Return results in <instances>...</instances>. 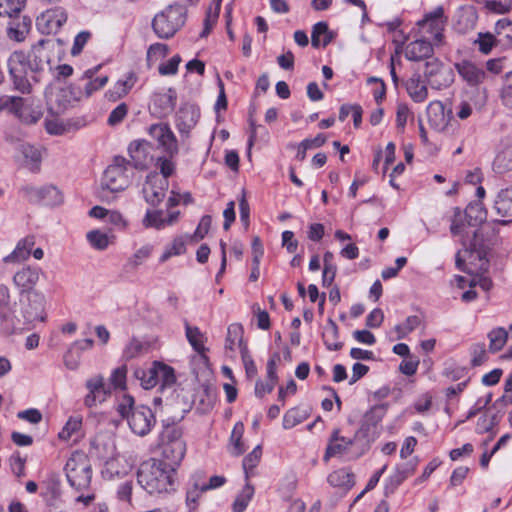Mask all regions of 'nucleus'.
<instances>
[{"label": "nucleus", "instance_id": "nucleus-35", "mask_svg": "<svg viewBox=\"0 0 512 512\" xmlns=\"http://www.w3.org/2000/svg\"><path fill=\"white\" fill-rule=\"evenodd\" d=\"M157 374L158 384L162 392L171 389L175 385L176 375L171 366L157 361Z\"/></svg>", "mask_w": 512, "mask_h": 512}, {"label": "nucleus", "instance_id": "nucleus-1", "mask_svg": "<svg viewBox=\"0 0 512 512\" xmlns=\"http://www.w3.org/2000/svg\"><path fill=\"white\" fill-rule=\"evenodd\" d=\"M176 476V469L152 458L140 465L137 481L150 495L170 494L176 491Z\"/></svg>", "mask_w": 512, "mask_h": 512}, {"label": "nucleus", "instance_id": "nucleus-49", "mask_svg": "<svg viewBox=\"0 0 512 512\" xmlns=\"http://www.w3.org/2000/svg\"><path fill=\"white\" fill-rule=\"evenodd\" d=\"M148 143L145 140H136L130 143L128 152L136 165H140L146 158Z\"/></svg>", "mask_w": 512, "mask_h": 512}, {"label": "nucleus", "instance_id": "nucleus-54", "mask_svg": "<svg viewBox=\"0 0 512 512\" xmlns=\"http://www.w3.org/2000/svg\"><path fill=\"white\" fill-rule=\"evenodd\" d=\"M153 247L149 244L143 245L135 251L129 259V264L133 267H138L143 264L151 255Z\"/></svg>", "mask_w": 512, "mask_h": 512}, {"label": "nucleus", "instance_id": "nucleus-31", "mask_svg": "<svg viewBox=\"0 0 512 512\" xmlns=\"http://www.w3.org/2000/svg\"><path fill=\"white\" fill-rule=\"evenodd\" d=\"M155 107L159 108L158 113L161 116H166L171 113L176 104V92L173 89H168L166 92L157 94L153 99Z\"/></svg>", "mask_w": 512, "mask_h": 512}, {"label": "nucleus", "instance_id": "nucleus-23", "mask_svg": "<svg viewBox=\"0 0 512 512\" xmlns=\"http://www.w3.org/2000/svg\"><path fill=\"white\" fill-rule=\"evenodd\" d=\"M35 245L34 236H27L18 241L15 249L3 258L4 263H19L30 256L31 250Z\"/></svg>", "mask_w": 512, "mask_h": 512}, {"label": "nucleus", "instance_id": "nucleus-37", "mask_svg": "<svg viewBox=\"0 0 512 512\" xmlns=\"http://www.w3.org/2000/svg\"><path fill=\"white\" fill-rule=\"evenodd\" d=\"M202 477V472H197L192 476V487L189 488L186 493V505L190 510L196 509L198 499L200 498L201 493L204 492L201 486Z\"/></svg>", "mask_w": 512, "mask_h": 512}, {"label": "nucleus", "instance_id": "nucleus-62", "mask_svg": "<svg viewBox=\"0 0 512 512\" xmlns=\"http://www.w3.org/2000/svg\"><path fill=\"white\" fill-rule=\"evenodd\" d=\"M63 89L68 95V99L72 105L85 98L84 90L79 85L71 84L69 86L63 87Z\"/></svg>", "mask_w": 512, "mask_h": 512}, {"label": "nucleus", "instance_id": "nucleus-42", "mask_svg": "<svg viewBox=\"0 0 512 512\" xmlns=\"http://www.w3.org/2000/svg\"><path fill=\"white\" fill-rule=\"evenodd\" d=\"M185 332L187 340L191 344L193 349L198 353H203L205 351V336L200 331V329L196 326H190L188 323H186Z\"/></svg>", "mask_w": 512, "mask_h": 512}, {"label": "nucleus", "instance_id": "nucleus-5", "mask_svg": "<svg viewBox=\"0 0 512 512\" xmlns=\"http://www.w3.org/2000/svg\"><path fill=\"white\" fill-rule=\"evenodd\" d=\"M160 448L163 458L170 467L177 470L186 454V442L182 430L176 426H166L160 435Z\"/></svg>", "mask_w": 512, "mask_h": 512}, {"label": "nucleus", "instance_id": "nucleus-13", "mask_svg": "<svg viewBox=\"0 0 512 512\" xmlns=\"http://www.w3.org/2000/svg\"><path fill=\"white\" fill-rule=\"evenodd\" d=\"M445 23L443 8L438 7L433 12L427 14L423 20H420L418 25L424 32L432 35L435 45H442L444 43L442 32Z\"/></svg>", "mask_w": 512, "mask_h": 512}, {"label": "nucleus", "instance_id": "nucleus-29", "mask_svg": "<svg viewBox=\"0 0 512 512\" xmlns=\"http://www.w3.org/2000/svg\"><path fill=\"white\" fill-rule=\"evenodd\" d=\"M98 68L88 69L83 73L82 79L87 81L83 88L85 98L90 97L94 92L103 88L108 82L107 76L94 78Z\"/></svg>", "mask_w": 512, "mask_h": 512}, {"label": "nucleus", "instance_id": "nucleus-10", "mask_svg": "<svg viewBox=\"0 0 512 512\" xmlns=\"http://www.w3.org/2000/svg\"><path fill=\"white\" fill-rule=\"evenodd\" d=\"M43 154L44 149L40 146L28 142H18L15 144V161L32 172L40 170Z\"/></svg>", "mask_w": 512, "mask_h": 512}, {"label": "nucleus", "instance_id": "nucleus-21", "mask_svg": "<svg viewBox=\"0 0 512 512\" xmlns=\"http://www.w3.org/2000/svg\"><path fill=\"white\" fill-rule=\"evenodd\" d=\"M247 347L243 341V329L239 324H231L227 329V336L225 340V354L229 358L235 357L236 349L240 350L242 354V348Z\"/></svg>", "mask_w": 512, "mask_h": 512}, {"label": "nucleus", "instance_id": "nucleus-15", "mask_svg": "<svg viewBox=\"0 0 512 512\" xmlns=\"http://www.w3.org/2000/svg\"><path fill=\"white\" fill-rule=\"evenodd\" d=\"M148 133L170 156L178 153L177 139L167 123L152 124L148 128Z\"/></svg>", "mask_w": 512, "mask_h": 512}, {"label": "nucleus", "instance_id": "nucleus-17", "mask_svg": "<svg viewBox=\"0 0 512 512\" xmlns=\"http://www.w3.org/2000/svg\"><path fill=\"white\" fill-rule=\"evenodd\" d=\"M200 111L194 104H184L176 113V128L183 137H189L191 130L196 126Z\"/></svg>", "mask_w": 512, "mask_h": 512}, {"label": "nucleus", "instance_id": "nucleus-2", "mask_svg": "<svg viewBox=\"0 0 512 512\" xmlns=\"http://www.w3.org/2000/svg\"><path fill=\"white\" fill-rule=\"evenodd\" d=\"M40 273L39 267L25 266L13 276V283L19 289L21 296L27 293L30 308L23 311V317L29 322L42 319L45 297L42 293L33 290L39 281Z\"/></svg>", "mask_w": 512, "mask_h": 512}, {"label": "nucleus", "instance_id": "nucleus-26", "mask_svg": "<svg viewBox=\"0 0 512 512\" xmlns=\"http://www.w3.org/2000/svg\"><path fill=\"white\" fill-rule=\"evenodd\" d=\"M428 122L432 128L442 131L448 124L444 105L440 101H433L427 107Z\"/></svg>", "mask_w": 512, "mask_h": 512}, {"label": "nucleus", "instance_id": "nucleus-38", "mask_svg": "<svg viewBox=\"0 0 512 512\" xmlns=\"http://www.w3.org/2000/svg\"><path fill=\"white\" fill-rule=\"evenodd\" d=\"M327 480L331 486L341 489L343 493H347L352 487L351 474L346 469H339L332 472L329 474Z\"/></svg>", "mask_w": 512, "mask_h": 512}, {"label": "nucleus", "instance_id": "nucleus-28", "mask_svg": "<svg viewBox=\"0 0 512 512\" xmlns=\"http://www.w3.org/2000/svg\"><path fill=\"white\" fill-rule=\"evenodd\" d=\"M493 170L504 174L512 170V143L504 144L493 161Z\"/></svg>", "mask_w": 512, "mask_h": 512}, {"label": "nucleus", "instance_id": "nucleus-4", "mask_svg": "<svg viewBox=\"0 0 512 512\" xmlns=\"http://www.w3.org/2000/svg\"><path fill=\"white\" fill-rule=\"evenodd\" d=\"M185 21L186 8L179 4L169 5L154 16L152 28L159 38L170 39L184 26Z\"/></svg>", "mask_w": 512, "mask_h": 512}, {"label": "nucleus", "instance_id": "nucleus-61", "mask_svg": "<svg viewBox=\"0 0 512 512\" xmlns=\"http://www.w3.org/2000/svg\"><path fill=\"white\" fill-rule=\"evenodd\" d=\"M212 219L209 215H205L201 218L192 239L194 241H199L205 237V235L209 232L211 227Z\"/></svg>", "mask_w": 512, "mask_h": 512}, {"label": "nucleus", "instance_id": "nucleus-58", "mask_svg": "<svg viewBox=\"0 0 512 512\" xmlns=\"http://www.w3.org/2000/svg\"><path fill=\"white\" fill-rule=\"evenodd\" d=\"M128 113V106L125 103H120L116 108H114L109 117H108V124L110 126H116L119 123H121L124 118L127 116Z\"/></svg>", "mask_w": 512, "mask_h": 512}, {"label": "nucleus", "instance_id": "nucleus-14", "mask_svg": "<svg viewBox=\"0 0 512 512\" xmlns=\"http://www.w3.org/2000/svg\"><path fill=\"white\" fill-rule=\"evenodd\" d=\"M85 387L88 393L84 397V405L88 408L103 403L110 394L109 387L105 384L102 375H95L87 379Z\"/></svg>", "mask_w": 512, "mask_h": 512}, {"label": "nucleus", "instance_id": "nucleus-64", "mask_svg": "<svg viewBox=\"0 0 512 512\" xmlns=\"http://www.w3.org/2000/svg\"><path fill=\"white\" fill-rule=\"evenodd\" d=\"M10 465L16 477L21 478L25 475V459L19 453L10 457Z\"/></svg>", "mask_w": 512, "mask_h": 512}, {"label": "nucleus", "instance_id": "nucleus-45", "mask_svg": "<svg viewBox=\"0 0 512 512\" xmlns=\"http://www.w3.org/2000/svg\"><path fill=\"white\" fill-rule=\"evenodd\" d=\"M308 417V411L300 408H292L288 410L283 417V428L291 429L302 423Z\"/></svg>", "mask_w": 512, "mask_h": 512}, {"label": "nucleus", "instance_id": "nucleus-7", "mask_svg": "<svg viewBox=\"0 0 512 512\" xmlns=\"http://www.w3.org/2000/svg\"><path fill=\"white\" fill-rule=\"evenodd\" d=\"M65 473L69 484L76 490L88 488L92 469L87 455L79 451L74 452L66 462Z\"/></svg>", "mask_w": 512, "mask_h": 512}, {"label": "nucleus", "instance_id": "nucleus-60", "mask_svg": "<svg viewBox=\"0 0 512 512\" xmlns=\"http://www.w3.org/2000/svg\"><path fill=\"white\" fill-rule=\"evenodd\" d=\"M242 362L245 368V372L248 378H252L257 374V367L249 353L248 347L242 348L241 354Z\"/></svg>", "mask_w": 512, "mask_h": 512}, {"label": "nucleus", "instance_id": "nucleus-40", "mask_svg": "<svg viewBox=\"0 0 512 512\" xmlns=\"http://www.w3.org/2000/svg\"><path fill=\"white\" fill-rule=\"evenodd\" d=\"M495 33L498 43L503 46L512 45V21L507 18L500 19L496 22Z\"/></svg>", "mask_w": 512, "mask_h": 512}, {"label": "nucleus", "instance_id": "nucleus-22", "mask_svg": "<svg viewBox=\"0 0 512 512\" xmlns=\"http://www.w3.org/2000/svg\"><path fill=\"white\" fill-rule=\"evenodd\" d=\"M45 96L49 110L53 114H60L72 106L63 87L52 88L46 92Z\"/></svg>", "mask_w": 512, "mask_h": 512}, {"label": "nucleus", "instance_id": "nucleus-50", "mask_svg": "<svg viewBox=\"0 0 512 512\" xmlns=\"http://www.w3.org/2000/svg\"><path fill=\"white\" fill-rule=\"evenodd\" d=\"M14 313L11 304V297L9 288L1 284L0 285V314L3 319H8Z\"/></svg>", "mask_w": 512, "mask_h": 512}, {"label": "nucleus", "instance_id": "nucleus-25", "mask_svg": "<svg viewBox=\"0 0 512 512\" xmlns=\"http://www.w3.org/2000/svg\"><path fill=\"white\" fill-rule=\"evenodd\" d=\"M31 27V20L26 16L12 18L8 24L7 35L17 42L23 41L28 35Z\"/></svg>", "mask_w": 512, "mask_h": 512}, {"label": "nucleus", "instance_id": "nucleus-57", "mask_svg": "<svg viewBox=\"0 0 512 512\" xmlns=\"http://www.w3.org/2000/svg\"><path fill=\"white\" fill-rule=\"evenodd\" d=\"M471 363L473 366H480L487 360V353L484 343H476L471 347Z\"/></svg>", "mask_w": 512, "mask_h": 512}, {"label": "nucleus", "instance_id": "nucleus-63", "mask_svg": "<svg viewBox=\"0 0 512 512\" xmlns=\"http://www.w3.org/2000/svg\"><path fill=\"white\" fill-rule=\"evenodd\" d=\"M156 165L160 169V172L162 174V176H160V177L161 178H165L166 180L175 171V164H174V162L172 160L168 159V158H165V157H159L157 159Z\"/></svg>", "mask_w": 512, "mask_h": 512}, {"label": "nucleus", "instance_id": "nucleus-53", "mask_svg": "<svg viewBox=\"0 0 512 512\" xmlns=\"http://www.w3.org/2000/svg\"><path fill=\"white\" fill-rule=\"evenodd\" d=\"M500 99L506 108L512 109V71L505 75L504 84L500 93Z\"/></svg>", "mask_w": 512, "mask_h": 512}, {"label": "nucleus", "instance_id": "nucleus-6", "mask_svg": "<svg viewBox=\"0 0 512 512\" xmlns=\"http://www.w3.org/2000/svg\"><path fill=\"white\" fill-rule=\"evenodd\" d=\"M133 168L123 157H115L104 172L101 187L110 192L125 190L131 183Z\"/></svg>", "mask_w": 512, "mask_h": 512}, {"label": "nucleus", "instance_id": "nucleus-3", "mask_svg": "<svg viewBox=\"0 0 512 512\" xmlns=\"http://www.w3.org/2000/svg\"><path fill=\"white\" fill-rule=\"evenodd\" d=\"M116 410L127 419L131 431L138 436L147 435L155 424L151 409L145 405H135L133 397L128 394L118 399Z\"/></svg>", "mask_w": 512, "mask_h": 512}, {"label": "nucleus", "instance_id": "nucleus-20", "mask_svg": "<svg viewBox=\"0 0 512 512\" xmlns=\"http://www.w3.org/2000/svg\"><path fill=\"white\" fill-rule=\"evenodd\" d=\"M433 52L432 44L424 39L412 41L405 47V57L410 61L430 59Z\"/></svg>", "mask_w": 512, "mask_h": 512}, {"label": "nucleus", "instance_id": "nucleus-12", "mask_svg": "<svg viewBox=\"0 0 512 512\" xmlns=\"http://www.w3.org/2000/svg\"><path fill=\"white\" fill-rule=\"evenodd\" d=\"M167 189L168 180L157 173H150L143 184L142 193L148 204L156 206L164 199Z\"/></svg>", "mask_w": 512, "mask_h": 512}, {"label": "nucleus", "instance_id": "nucleus-46", "mask_svg": "<svg viewBox=\"0 0 512 512\" xmlns=\"http://www.w3.org/2000/svg\"><path fill=\"white\" fill-rule=\"evenodd\" d=\"M253 495H254V487L251 486L247 482L246 485L241 490V492L237 495V497L233 503V511L234 512H243L247 508Z\"/></svg>", "mask_w": 512, "mask_h": 512}, {"label": "nucleus", "instance_id": "nucleus-59", "mask_svg": "<svg viewBox=\"0 0 512 512\" xmlns=\"http://www.w3.org/2000/svg\"><path fill=\"white\" fill-rule=\"evenodd\" d=\"M420 325V319L418 316H409L405 323L402 325H397L395 327L396 331L398 332V338L404 337L409 332L413 331L415 328H417Z\"/></svg>", "mask_w": 512, "mask_h": 512}, {"label": "nucleus", "instance_id": "nucleus-16", "mask_svg": "<svg viewBox=\"0 0 512 512\" xmlns=\"http://www.w3.org/2000/svg\"><path fill=\"white\" fill-rule=\"evenodd\" d=\"M26 195L30 202L41 203L46 206H58L63 202L62 193L55 186L25 188Z\"/></svg>", "mask_w": 512, "mask_h": 512}, {"label": "nucleus", "instance_id": "nucleus-11", "mask_svg": "<svg viewBox=\"0 0 512 512\" xmlns=\"http://www.w3.org/2000/svg\"><path fill=\"white\" fill-rule=\"evenodd\" d=\"M67 21V13L62 7L42 12L36 19V26L43 34L57 33Z\"/></svg>", "mask_w": 512, "mask_h": 512}, {"label": "nucleus", "instance_id": "nucleus-39", "mask_svg": "<svg viewBox=\"0 0 512 512\" xmlns=\"http://www.w3.org/2000/svg\"><path fill=\"white\" fill-rule=\"evenodd\" d=\"M243 432L244 425L241 422H237L232 430L228 447L230 454L233 456H240L245 451L244 443L242 442Z\"/></svg>", "mask_w": 512, "mask_h": 512}, {"label": "nucleus", "instance_id": "nucleus-48", "mask_svg": "<svg viewBox=\"0 0 512 512\" xmlns=\"http://www.w3.org/2000/svg\"><path fill=\"white\" fill-rule=\"evenodd\" d=\"M261 455H262V450H261V447L258 445L252 450V452H250L243 459V469H244L245 478L247 481L250 478V476L253 474V469L258 465Z\"/></svg>", "mask_w": 512, "mask_h": 512}, {"label": "nucleus", "instance_id": "nucleus-8", "mask_svg": "<svg viewBox=\"0 0 512 512\" xmlns=\"http://www.w3.org/2000/svg\"><path fill=\"white\" fill-rule=\"evenodd\" d=\"M8 70L15 90L22 94L32 92V81L27 76L29 69L26 67V55L23 52L15 51L10 55Z\"/></svg>", "mask_w": 512, "mask_h": 512}, {"label": "nucleus", "instance_id": "nucleus-51", "mask_svg": "<svg viewBox=\"0 0 512 512\" xmlns=\"http://www.w3.org/2000/svg\"><path fill=\"white\" fill-rule=\"evenodd\" d=\"M82 425V421L79 418L70 417L64 427L59 432L58 436L61 440H69L75 433H77Z\"/></svg>", "mask_w": 512, "mask_h": 512}, {"label": "nucleus", "instance_id": "nucleus-55", "mask_svg": "<svg viewBox=\"0 0 512 512\" xmlns=\"http://www.w3.org/2000/svg\"><path fill=\"white\" fill-rule=\"evenodd\" d=\"M127 368L125 366L114 369L110 376V383L115 389L126 388Z\"/></svg>", "mask_w": 512, "mask_h": 512}, {"label": "nucleus", "instance_id": "nucleus-56", "mask_svg": "<svg viewBox=\"0 0 512 512\" xmlns=\"http://www.w3.org/2000/svg\"><path fill=\"white\" fill-rule=\"evenodd\" d=\"M219 10H220L219 3L217 4V6L215 7L214 10H212V8L208 9V11L206 13L205 20H204V28L200 34L201 37H206L210 33L212 27L214 26V24L216 23V21L218 19Z\"/></svg>", "mask_w": 512, "mask_h": 512}, {"label": "nucleus", "instance_id": "nucleus-9", "mask_svg": "<svg viewBox=\"0 0 512 512\" xmlns=\"http://www.w3.org/2000/svg\"><path fill=\"white\" fill-rule=\"evenodd\" d=\"M26 67L30 72L35 73V75L31 76L34 83L40 81L39 73L44 71L46 67L52 69L48 42L41 40L32 47L31 52L26 56Z\"/></svg>", "mask_w": 512, "mask_h": 512}, {"label": "nucleus", "instance_id": "nucleus-34", "mask_svg": "<svg viewBox=\"0 0 512 512\" xmlns=\"http://www.w3.org/2000/svg\"><path fill=\"white\" fill-rule=\"evenodd\" d=\"M134 375L140 381L144 389L155 387L158 384L157 361H154L149 368L136 369Z\"/></svg>", "mask_w": 512, "mask_h": 512}, {"label": "nucleus", "instance_id": "nucleus-30", "mask_svg": "<svg viewBox=\"0 0 512 512\" xmlns=\"http://www.w3.org/2000/svg\"><path fill=\"white\" fill-rule=\"evenodd\" d=\"M494 208L502 217L512 216V185L500 190L496 197Z\"/></svg>", "mask_w": 512, "mask_h": 512}, {"label": "nucleus", "instance_id": "nucleus-32", "mask_svg": "<svg viewBox=\"0 0 512 512\" xmlns=\"http://www.w3.org/2000/svg\"><path fill=\"white\" fill-rule=\"evenodd\" d=\"M332 40V34L326 22H318L313 26L311 44L314 48L325 47Z\"/></svg>", "mask_w": 512, "mask_h": 512}, {"label": "nucleus", "instance_id": "nucleus-19", "mask_svg": "<svg viewBox=\"0 0 512 512\" xmlns=\"http://www.w3.org/2000/svg\"><path fill=\"white\" fill-rule=\"evenodd\" d=\"M179 211H169L166 215L161 210H147L142 224L146 228L161 230L174 225L179 218Z\"/></svg>", "mask_w": 512, "mask_h": 512}, {"label": "nucleus", "instance_id": "nucleus-47", "mask_svg": "<svg viewBox=\"0 0 512 512\" xmlns=\"http://www.w3.org/2000/svg\"><path fill=\"white\" fill-rule=\"evenodd\" d=\"M489 338V351L492 353H496L500 351L504 345L506 344L508 334L505 329L497 328L492 330L488 334Z\"/></svg>", "mask_w": 512, "mask_h": 512}, {"label": "nucleus", "instance_id": "nucleus-52", "mask_svg": "<svg viewBox=\"0 0 512 512\" xmlns=\"http://www.w3.org/2000/svg\"><path fill=\"white\" fill-rule=\"evenodd\" d=\"M475 43L478 44L480 52L483 54H488L498 43V39L491 33H479L478 39L475 41Z\"/></svg>", "mask_w": 512, "mask_h": 512}, {"label": "nucleus", "instance_id": "nucleus-41", "mask_svg": "<svg viewBox=\"0 0 512 512\" xmlns=\"http://www.w3.org/2000/svg\"><path fill=\"white\" fill-rule=\"evenodd\" d=\"M86 239L91 247L96 250H105L112 242V237L107 233L95 229L86 234Z\"/></svg>", "mask_w": 512, "mask_h": 512}, {"label": "nucleus", "instance_id": "nucleus-33", "mask_svg": "<svg viewBox=\"0 0 512 512\" xmlns=\"http://www.w3.org/2000/svg\"><path fill=\"white\" fill-rule=\"evenodd\" d=\"M136 83V75L132 72L128 73L124 79L118 80L113 88L109 91V98L117 100L129 93Z\"/></svg>", "mask_w": 512, "mask_h": 512}, {"label": "nucleus", "instance_id": "nucleus-18", "mask_svg": "<svg viewBox=\"0 0 512 512\" xmlns=\"http://www.w3.org/2000/svg\"><path fill=\"white\" fill-rule=\"evenodd\" d=\"M352 448V440L340 435L338 429H335L329 439L325 454L324 461L330 458H345L350 454Z\"/></svg>", "mask_w": 512, "mask_h": 512}, {"label": "nucleus", "instance_id": "nucleus-44", "mask_svg": "<svg viewBox=\"0 0 512 512\" xmlns=\"http://www.w3.org/2000/svg\"><path fill=\"white\" fill-rule=\"evenodd\" d=\"M323 340L329 350H338L341 343L338 341V329L336 324L329 320L323 328Z\"/></svg>", "mask_w": 512, "mask_h": 512}, {"label": "nucleus", "instance_id": "nucleus-27", "mask_svg": "<svg viewBox=\"0 0 512 512\" xmlns=\"http://www.w3.org/2000/svg\"><path fill=\"white\" fill-rule=\"evenodd\" d=\"M456 69L460 76L469 84V85H478L483 82L485 78V72L477 67L475 64L469 61H463L461 63L456 64Z\"/></svg>", "mask_w": 512, "mask_h": 512}, {"label": "nucleus", "instance_id": "nucleus-24", "mask_svg": "<svg viewBox=\"0 0 512 512\" xmlns=\"http://www.w3.org/2000/svg\"><path fill=\"white\" fill-rule=\"evenodd\" d=\"M406 91L416 103L424 102L428 97V89L425 80L419 74L412 75L405 84Z\"/></svg>", "mask_w": 512, "mask_h": 512}, {"label": "nucleus", "instance_id": "nucleus-43", "mask_svg": "<svg viewBox=\"0 0 512 512\" xmlns=\"http://www.w3.org/2000/svg\"><path fill=\"white\" fill-rule=\"evenodd\" d=\"M26 0H0V16L14 18L20 15Z\"/></svg>", "mask_w": 512, "mask_h": 512}, {"label": "nucleus", "instance_id": "nucleus-36", "mask_svg": "<svg viewBox=\"0 0 512 512\" xmlns=\"http://www.w3.org/2000/svg\"><path fill=\"white\" fill-rule=\"evenodd\" d=\"M23 105L24 100L20 96L0 95V112H7L20 118Z\"/></svg>", "mask_w": 512, "mask_h": 512}]
</instances>
